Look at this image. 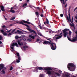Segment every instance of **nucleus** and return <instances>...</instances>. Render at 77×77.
<instances>
[{"instance_id": "4", "label": "nucleus", "mask_w": 77, "mask_h": 77, "mask_svg": "<svg viewBox=\"0 0 77 77\" xmlns=\"http://www.w3.org/2000/svg\"><path fill=\"white\" fill-rule=\"evenodd\" d=\"M24 26L27 27V28H26V29L28 30V31H30V32H32L34 33L35 34H36L37 33L34 30H32L30 28H29V25H28L27 24H24Z\"/></svg>"}, {"instance_id": "16", "label": "nucleus", "mask_w": 77, "mask_h": 77, "mask_svg": "<svg viewBox=\"0 0 77 77\" xmlns=\"http://www.w3.org/2000/svg\"><path fill=\"white\" fill-rule=\"evenodd\" d=\"M4 65L2 63L1 64H0V68H2V69H3L4 68Z\"/></svg>"}, {"instance_id": "13", "label": "nucleus", "mask_w": 77, "mask_h": 77, "mask_svg": "<svg viewBox=\"0 0 77 77\" xmlns=\"http://www.w3.org/2000/svg\"><path fill=\"white\" fill-rule=\"evenodd\" d=\"M69 17L68 16H67L66 17V18L67 19V20L69 21H71V17H70V13H69Z\"/></svg>"}, {"instance_id": "29", "label": "nucleus", "mask_w": 77, "mask_h": 77, "mask_svg": "<svg viewBox=\"0 0 77 77\" xmlns=\"http://www.w3.org/2000/svg\"><path fill=\"white\" fill-rule=\"evenodd\" d=\"M18 38H20V37H18V36L16 35L15 36V38L16 39H18Z\"/></svg>"}, {"instance_id": "36", "label": "nucleus", "mask_w": 77, "mask_h": 77, "mask_svg": "<svg viewBox=\"0 0 77 77\" xmlns=\"http://www.w3.org/2000/svg\"><path fill=\"white\" fill-rule=\"evenodd\" d=\"M15 19V17H14L12 18L11 19H10V20H14Z\"/></svg>"}, {"instance_id": "38", "label": "nucleus", "mask_w": 77, "mask_h": 77, "mask_svg": "<svg viewBox=\"0 0 77 77\" xmlns=\"http://www.w3.org/2000/svg\"><path fill=\"white\" fill-rule=\"evenodd\" d=\"M12 30H13V29H10V30L8 31H7V32L9 33Z\"/></svg>"}, {"instance_id": "64", "label": "nucleus", "mask_w": 77, "mask_h": 77, "mask_svg": "<svg viewBox=\"0 0 77 77\" xmlns=\"http://www.w3.org/2000/svg\"><path fill=\"white\" fill-rule=\"evenodd\" d=\"M6 77H9V76H8V75H6Z\"/></svg>"}, {"instance_id": "9", "label": "nucleus", "mask_w": 77, "mask_h": 77, "mask_svg": "<svg viewBox=\"0 0 77 77\" xmlns=\"http://www.w3.org/2000/svg\"><path fill=\"white\" fill-rule=\"evenodd\" d=\"M0 31H1V32L3 33V34L4 36H6L7 35V33L6 32H4V31L3 29L1 30Z\"/></svg>"}, {"instance_id": "62", "label": "nucleus", "mask_w": 77, "mask_h": 77, "mask_svg": "<svg viewBox=\"0 0 77 77\" xmlns=\"http://www.w3.org/2000/svg\"><path fill=\"white\" fill-rule=\"evenodd\" d=\"M67 4H66V5H65V7H66L67 6Z\"/></svg>"}, {"instance_id": "21", "label": "nucleus", "mask_w": 77, "mask_h": 77, "mask_svg": "<svg viewBox=\"0 0 77 77\" xmlns=\"http://www.w3.org/2000/svg\"><path fill=\"white\" fill-rule=\"evenodd\" d=\"M60 0L62 4L63 3L64 5H65L64 0Z\"/></svg>"}, {"instance_id": "40", "label": "nucleus", "mask_w": 77, "mask_h": 77, "mask_svg": "<svg viewBox=\"0 0 77 77\" xmlns=\"http://www.w3.org/2000/svg\"><path fill=\"white\" fill-rule=\"evenodd\" d=\"M39 77H43V75L42 74H40L39 75Z\"/></svg>"}, {"instance_id": "11", "label": "nucleus", "mask_w": 77, "mask_h": 77, "mask_svg": "<svg viewBox=\"0 0 77 77\" xmlns=\"http://www.w3.org/2000/svg\"><path fill=\"white\" fill-rule=\"evenodd\" d=\"M15 45L17 47H18L19 46H18V43H15L14 44V43H13L12 45H11V46H14Z\"/></svg>"}, {"instance_id": "60", "label": "nucleus", "mask_w": 77, "mask_h": 77, "mask_svg": "<svg viewBox=\"0 0 77 77\" xmlns=\"http://www.w3.org/2000/svg\"><path fill=\"white\" fill-rule=\"evenodd\" d=\"M41 26L40 25H38V27L39 28Z\"/></svg>"}, {"instance_id": "28", "label": "nucleus", "mask_w": 77, "mask_h": 77, "mask_svg": "<svg viewBox=\"0 0 77 77\" xmlns=\"http://www.w3.org/2000/svg\"><path fill=\"white\" fill-rule=\"evenodd\" d=\"M32 40L31 38H29L27 39V40L29 42H30Z\"/></svg>"}, {"instance_id": "8", "label": "nucleus", "mask_w": 77, "mask_h": 77, "mask_svg": "<svg viewBox=\"0 0 77 77\" xmlns=\"http://www.w3.org/2000/svg\"><path fill=\"white\" fill-rule=\"evenodd\" d=\"M62 37V35L60 36L58 34H56L55 36L54 37H53V39L55 38L56 39H58Z\"/></svg>"}, {"instance_id": "22", "label": "nucleus", "mask_w": 77, "mask_h": 77, "mask_svg": "<svg viewBox=\"0 0 77 77\" xmlns=\"http://www.w3.org/2000/svg\"><path fill=\"white\" fill-rule=\"evenodd\" d=\"M70 22H71V23H72V24H73V17L72 16V21H71V20H70Z\"/></svg>"}, {"instance_id": "26", "label": "nucleus", "mask_w": 77, "mask_h": 77, "mask_svg": "<svg viewBox=\"0 0 77 77\" xmlns=\"http://www.w3.org/2000/svg\"><path fill=\"white\" fill-rule=\"evenodd\" d=\"M46 24H48L49 23V20L47 18H46Z\"/></svg>"}, {"instance_id": "57", "label": "nucleus", "mask_w": 77, "mask_h": 77, "mask_svg": "<svg viewBox=\"0 0 77 77\" xmlns=\"http://www.w3.org/2000/svg\"><path fill=\"white\" fill-rule=\"evenodd\" d=\"M70 8H71V7H69V11H70Z\"/></svg>"}, {"instance_id": "17", "label": "nucleus", "mask_w": 77, "mask_h": 77, "mask_svg": "<svg viewBox=\"0 0 77 77\" xmlns=\"http://www.w3.org/2000/svg\"><path fill=\"white\" fill-rule=\"evenodd\" d=\"M51 70H48V71L47 72V74L48 75H51Z\"/></svg>"}, {"instance_id": "61", "label": "nucleus", "mask_w": 77, "mask_h": 77, "mask_svg": "<svg viewBox=\"0 0 77 77\" xmlns=\"http://www.w3.org/2000/svg\"><path fill=\"white\" fill-rule=\"evenodd\" d=\"M75 18L77 19V16H75Z\"/></svg>"}, {"instance_id": "24", "label": "nucleus", "mask_w": 77, "mask_h": 77, "mask_svg": "<svg viewBox=\"0 0 77 77\" xmlns=\"http://www.w3.org/2000/svg\"><path fill=\"white\" fill-rule=\"evenodd\" d=\"M16 30V29H14L11 32V33L13 34Z\"/></svg>"}, {"instance_id": "30", "label": "nucleus", "mask_w": 77, "mask_h": 77, "mask_svg": "<svg viewBox=\"0 0 77 77\" xmlns=\"http://www.w3.org/2000/svg\"><path fill=\"white\" fill-rule=\"evenodd\" d=\"M31 24L33 26H34V29H37V27L36 26H34V25L32 23H31Z\"/></svg>"}, {"instance_id": "51", "label": "nucleus", "mask_w": 77, "mask_h": 77, "mask_svg": "<svg viewBox=\"0 0 77 77\" xmlns=\"http://www.w3.org/2000/svg\"><path fill=\"white\" fill-rule=\"evenodd\" d=\"M77 9V7H76L74 9V11H75Z\"/></svg>"}, {"instance_id": "19", "label": "nucleus", "mask_w": 77, "mask_h": 77, "mask_svg": "<svg viewBox=\"0 0 77 77\" xmlns=\"http://www.w3.org/2000/svg\"><path fill=\"white\" fill-rule=\"evenodd\" d=\"M29 37L30 38H31L33 39H35V36H32L31 35H29Z\"/></svg>"}, {"instance_id": "48", "label": "nucleus", "mask_w": 77, "mask_h": 77, "mask_svg": "<svg viewBox=\"0 0 77 77\" xmlns=\"http://www.w3.org/2000/svg\"><path fill=\"white\" fill-rule=\"evenodd\" d=\"M40 41V39L39 38H37V42H38V41Z\"/></svg>"}, {"instance_id": "47", "label": "nucleus", "mask_w": 77, "mask_h": 77, "mask_svg": "<svg viewBox=\"0 0 77 77\" xmlns=\"http://www.w3.org/2000/svg\"><path fill=\"white\" fill-rule=\"evenodd\" d=\"M71 33H72L70 31H69V35H71Z\"/></svg>"}, {"instance_id": "55", "label": "nucleus", "mask_w": 77, "mask_h": 77, "mask_svg": "<svg viewBox=\"0 0 77 77\" xmlns=\"http://www.w3.org/2000/svg\"><path fill=\"white\" fill-rule=\"evenodd\" d=\"M49 33H53V32H52V31H50Z\"/></svg>"}, {"instance_id": "23", "label": "nucleus", "mask_w": 77, "mask_h": 77, "mask_svg": "<svg viewBox=\"0 0 77 77\" xmlns=\"http://www.w3.org/2000/svg\"><path fill=\"white\" fill-rule=\"evenodd\" d=\"M27 4L26 3H25V4H24L22 6L23 7H25V6H27Z\"/></svg>"}, {"instance_id": "43", "label": "nucleus", "mask_w": 77, "mask_h": 77, "mask_svg": "<svg viewBox=\"0 0 77 77\" xmlns=\"http://www.w3.org/2000/svg\"><path fill=\"white\" fill-rule=\"evenodd\" d=\"M37 8V9H38V10L39 11V12H40V10L39 7H37V8Z\"/></svg>"}, {"instance_id": "33", "label": "nucleus", "mask_w": 77, "mask_h": 77, "mask_svg": "<svg viewBox=\"0 0 77 77\" xmlns=\"http://www.w3.org/2000/svg\"><path fill=\"white\" fill-rule=\"evenodd\" d=\"M17 32L18 33H22V32L21 31H20L19 30H17Z\"/></svg>"}, {"instance_id": "45", "label": "nucleus", "mask_w": 77, "mask_h": 77, "mask_svg": "<svg viewBox=\"0 0 77 77\" xmlns=\"http://www.w3.org/2000/svg\"><path fill=\"white\" fill-rule=\"evenodd\" d=\"M2 27L3 28H4L6 27V26L5 25H3L2 26Z\"/></svg>"}, {"instance_id": "58", "label": "nucleus", "mask_w": 77, "mask_h": 77, "mask_svg": "<svg viewBox=\"0 0 77 77\" xmlns=\"http://www.w3.org/2000/svg\"><path fill=\"white\" fill-rule=\"evenodd\" d=\"M42 13H44V11H43V10H42Z\"/></svg>"}, {"instance_id": "27", "label": "nucleus", "mask_w": 77, "mask_h": 77, "mask_svg": "<svg viewBox=\"0 0 77 77\" xmlns=\"http://www.w3.org/2000/svg\"><path fill=\"white\" fill-rule=\"evenodd\" d=\"M56 75L58 76V77H60V74L58 73H56Z\"/></svg>"}, {"instance_id": "52", "label": "nucleus", "mask_w": 77, "mask_h": 77, "mask_svg": "<svg viewBox=\"0 0 77 77\" xmlns=\"http://www.w3.org/2000/svg\"><path fill=\"white\" fill-rule=\"evenodd\" d=\"M4 17L5 20H7V18H5V17L4 15Z\"/></svg>"}, {"instance_id": "10", "label": "nucleus", "mask_w": 77, "mask_h": 77, "mask_svg": "<svg viewBox=\"0 0 77 77\" xmlns=\"http://www.w3.org/2000/svg\"><path fill=\"white\" fill-rule=\"evenodd\" d=\"M17 42L18 43V44L19 46H21L22 45H23H23L22 42H20V40H17Z\"/></svg>"}, {"instance_id": "2", "label": "nucleus", "mask_w": 77, "mask_h": 77, "mask_svg": "<svg viewBox=\"0 0 77 77\" xmlns=\"http://www.w3.org/2000/svg\"><path fill=\"white\" fill-rule=\"evenodd\" d=\"M67 67L69 70L73 71L75 70V68L76 67L74 63H71L68 64Z\"/></svg>"}, {"instance_id": "44", "label": "nucleus", "mask_w": 77, "mask_h": 77, "mask_svg": "<svg viewBox=\"0 0 77 77\" xmlns=\"http://www.w3.org/2000/svg\"><path fill=\"white\" fill-rule=\"evenodd\" d=\"M40 16L42 17H43L44 16L43 14H40Z\"/></svg>"}, {"instance_id": "3", "label": "nucleus", "mask_w": 77, "mask_h": 77, "mask_svg": "<svg viewBox=\"0 0 77 77\" xmlns=\"http://www.w3.org/2000/svg\"><path fill=\"white\" fill-rule=\"evenodd\" d=\"M37 69L39 70H52V69L50 67H45L44 68V67H37Z\"/></svg>"}, {"instance_id": "35", "label": "nucleus", "mask_w": 77, "mask_h": 77, "mask_svg": "<svg viewBox=\"0 0 77 77\" xmlns=\"http://www.w3.org/2000/svg\"><path fill=\"white\" fill-rule=\"evenodd\" d=\"M16 54L17 57L20 56V54L18 52H17L16 53Z\"/></svg>"}, {"instance_id": "12", "label": "nucleus", "mask_w": 77, "mask_h": 77, "mask_svg": "<svg viewBox=\"0 0 77 77\" xmlns=\"http://www.w3.org/2000/svg\"><path fill=\"white\" fill-rule=\"evenodd\" d=\"M0 8H1V10L2 11H4L5 10L4 8V7L3 6V5H1L0 6Z\"/></svg>"}, {"instance_id": "63", "label": "nucleus", "mask_w": 77, "mask_h": 77, "mask_svg": "<svg viewBox=\"0 0 77 77\" xmlns=\"http://www.w3.org/2000/svg\"><path fill=\"white\" fill-rule=\"evenodd\" d=\"M13 26V24H11L10 25V26Z\"/></svg>"}, {"instance_id": "34", "label": "nucleus", "mask_w": 77, "mask_h": 77, "mask_svg": "<svg viewBox=\"0 0 77 77\" xmlns=\"http://www.w3.org/2000/svg\"><path fill=\"white\" fill-rule=\"evenodd\" d=\"M2 36L1 35H0V41H1L2 40Z\"/></svg>"}, {"instance_id": "31", "label": "nucleus", "mask_w": 77, "mask_h": 77, "mask_svg": "<svg viewBox=\"0 0 77 77\" xmlns=\"http://www.w3.org/2000/svg\"><path fill=\"white\" fill-rule=\"evenodd\" d=\"M13 8H14V9H16L17 8V5H15L14 6Z\"/></svg>"}, {"instance_id": "20", "label": "nucleus", "mask_w": 77, "mask_h": 77, "mask_svg": "<svg viewBox=\"0 0 77 77\" xmlns=\"http://www.w3.org/2000/svg\"><path fill=\"white\" fill-rule=\"evenodd\" d=\"M23 22L24 23H27V24H31L30 22H29L25 20H23Z\"/></svg>"}, {"instance_id": "49", "label": "nucleus", "mask_w": 77, "mask_h": 77, "mask_svg": "<svg viewBox=\"0 0 77 77\" xmlns=\"http://www.w3.org/2000/svg\"><path fill=\"white\" fill-rule=\"evenodd\" d=\"M59 73H61H61L62 72V71H61L60 70H59Z\"/></svg>"}, {"instance_id": "54", "label": "nucleus", "mask_w": 77, "mask_h": 77, "mask_svg": "<svg viewBox=\"0 0 77 77\" xmlns=\"http://www.w3.org/2000/svg\"><path fill=\"white\" fill-rule=\"evenodd\" d=\"M11 48L12 50H14V48L13 47H11Z\"/></svg>"}, {"instance_id": "7", "label": "nucleus", "mask_w": 77, "mask_h": 77, "mask_svg": "<svg viewBox=\"0 0 77 77\" xmlns=\"http://www.w3.org/2000/svg\"><path fill=\"white\" fill-rule=\"evenodd\" d=\"M69 29H65L63 30V35L64 37H66L67 36V32H66L67 31H69Z\"/></svg>"}, {"instance_id": "39", "label": "nucleus", "mask_w": 77, "mask_h": 77, "mask_svg": "<svg viewBox=\"0 0 77 77\" xmlns=\"http://www.w3.org/2000/svg\"><path fill=\"white\" fill-rule=\"evenodd\" d=\"M12 33H11H11H9V34H8V36H10V35H12Z\"/></svg>"}, {"instance_id": "18", "label": "nucleus", "mask_w": 77, "mask_h": 77, "mask_svg": "<svg viewBox=\"0 0 77 77\" xmlns=\"http://www.w3.org/2000/svg\"><path fill=\"white\" fill-rule=\"evenodd\" d=\"M23 48L25 50H26L27 49H28V47L27 46V45H25V46H23Z\"/></svg>"}, {"instance_id": "32", "label": "nucleus", "mask_w": 77, "mask_h": 77, "mask_svg": "<svg viewBox=\"0 0 77 77\" xmlns=\"http://www.w3.org/2000/svg\"><path fill=\"white\" fill-rule=\"evenodd\" d=\"M13 69V67L12 66H11L9 70L10 71H12Z\"/></svg>"}, {"instance_id": "53", "label": "nucleus", "mask_w": 77, "mask_h": 77, "mask_svg": "<svg viewBox=\"0 0 77 77\" xmlns=\"http://www.w3.org/2000/svg\"><path fill=\"white\" fill-rule=\"evenodd\" d=\"M75 33L76 34V37L77 36V31L75 32Z\"/></svg>"}, {"instance_id": "59", "label": "nucleus", "mask_w": 77, "mask_h": 77, "mask_svg": "<svg viewBox=\"0 0 77 77\" xmlns=\"http://www.w3.org/2000/svg\"><path fill=\"white\" fill-rule=\"evenodd\" d=\"M54 39L56 41V42H57V39H56V38H54Z\"/></svg>"}, {"instance_id": "5", "label": "nucleus", "mask_w": 77, "mask_h": 77, "mask_svg": "<svg viewBox=\"0 0 77 77\" xmlns=\"http://www.w3.org/2000/svg\"><path fill=\"white\" fill-rule=\"evenodd\" d=\"M67 38L70 41L72 42H74L77 41V35L76 36L74 37L72 39V40L69 37L68 35L67 36Z\"/></svg>"}, {"instance_id": "14", "label": "nucleus", "mask_w": 77, "mask_h": 77, "mask_svg": "<svg viewBox=\"0 0 77 77\" xmlns=\"http://www.w3.org/2000/svg\"><path fill=\"white\" fill-rule=\"evenodd\" d=\"M5 69H3L2 70L1 74H5Z\"/></svg>"}, {"instance_id": "1", "label": "nucleus", "mask_w": 77, "mask_h": 77, "mask_svg": "<svg viewBox=\"0 0 77 77\" xmlns=\"http://www.w3.org/2000/svg\"><path fill=\"white\" fill-rule=\"evenodd\" d=\"M43 45H50V44L51 45V48L52 50H55L56 49V45L54 43L52 42L51 40H50V42L48 41H46L45 40L43 42Z\"/></svg>"}, {"instance_id": "56", "label": "nucleus", "mask_w": 77, "mask_h": 77, "mask_svg": "<svg viewBox=\"0 0 77 77\" xmlns=\"http://www.w3.org/2000/svg\"><path fill=\"white\" fill-rule=\"evenodd\" d=\"M71 77H76V76H74V75H71Z\"/></svg>"}, {"instance_id": "25", "label": "nucleus", "mask_w": 77, "mask_h": 77, "mask_svg": "<svg viewBox=\"0 0 77 77\" xmlns=\"http://www.w3.org/2000/svg\"><path fill=\"white\" fill-rule=\"evenodd\" d=\"M39 13L38 12H36L35 13V15H36V16H37V17H38V16H39Z\"/></svg>"}, {"instance_id": "42", "label": "nucleus", "mask_w": 77, "mask_h": 77, "mask_svg": "<svg viewBox=\"0 0 77 77\" xmlns=\"http://www.w3.org/2000/svg\"><path fill=\"white\" fill-rule=\"evenodd\" d=\"M20 24H22L23 25H24L25 24L22 21H21V22L20 23Z\"/></svg>"}, {"instance_id": "37", "label": "nucleus", "mask_w": 77, "mask_h": 77, "mask_svg": "<svg viewBox=\"0 0 77 77\" xmlns=\"http://www.w3.org/2000/svg\"><path fill=\"white\" fill-rule=\"evenodd\" d=\"M20 61L19 60H16V63H20Z\"/></svg>"}, {"instance_id": "46", "label": "nucleus", "mask_w": 77, "mask_h": 77, "mask_svg": "<svg viewBox=\"0 0 77 77\" xmlns=\"http://www.w3.org/2000/svg\"><path fill=\"white\" fill-rule=\"evenodd\" d=\"M63 14H60V16L61 17H63Z\"/></svg>"}, {"instance_id": "6", "label": "nucleus", "mask_w": 77, "mask_h": 77, "mask_svg": "<svg viewBox=\"0 0 77 77\" xmlns=\"http://www.w3.org/2000/svg\"><path fill=\"white\" fill-rule=\"evenodd\" d=\"M62 74V77H70L71 74L67 72H64V73Z\"/></svg>"}, {"instance_id": "50", "label": "nucleus", "mask_w": 77, "mask_h": 77, "mask_svg": "<svg viewBox=\"0 0 77 77\" xmlns=\"http://www.w3.org/2000/svg\"><path fill=\"white\" fill-rule=\"evenodd\" d=\"M70 26H73V27H74V25L72 24H70Z\"/></svg>"}, {"instance_id": "41", "label": "nucleus", "mask_w": 77, "mask_h": 77, "mask_svg": "<svg viewBox=\"0 0 77 77\" xmlns=\"http://www.w3.org/2000/svg\"><path fill=\"white\" fill-rule=\"evenodd\" d=\"M17 57H18V60H21V58H20V56H17Z\"/></svg>"}, {"instance_id": "15", "label": "nucleus", "mask_w": 77, "mask_h": 77, "mask_svg": "<svg viewBox=\"0 0 77 77\" xmlns=\"http://www.w3.org/2000/svg\"><path fill=\"white\" fill-rule=\"evenodd\" d=\"M13 9V8L11 7V10H10L9 11L10 12H12V13H15V11L12 10Z\"/></svg>"}]
</instances>
